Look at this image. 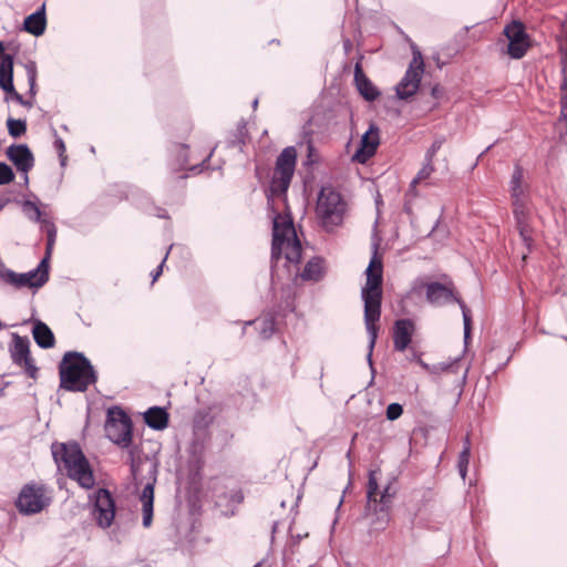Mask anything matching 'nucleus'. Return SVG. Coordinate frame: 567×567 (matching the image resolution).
Masks as SVG:
<instances>
[{"instance_id": "obj_1", "label": "nucleus", "mask_w": 567, "mask_h": 567, "mask_svg": "<svg viewBox=\"0 0 567 567\" xmlns=\"http://www.w3.org/2000/svg\"><path fill=\"white\" fill-rule=\"evenodd\" d=\"M378 245H374V254L365 270L367 282L361 291V297L364 302V323L369 334V359L372 355V350L375 346L378 338L379 327L377 322L381 316V300H382V259L377 252Z\"/></svg>"}, {"instance_id": "obj_2", "label": "nucleus", "mask_w": 567, "mask_h": 567, "mask_svg": "<svg viewBox=\"0 0 567 567\" xmlns=\"http://www.w3.org/2000/svg\"><path fill=\"white\" fill-rule=\"evenodd\" d=\"M52 454L58 465L81 487L90 489L95 485L91 465L76 443L53 444Z\"/></svg>"}, {"instance_id": "obj_3", "label": "nucleus", "mask_w": 567, "mask_h": 567, "mask_svg": "<svg viewBox=\"0 0 567 567\" xmlns=\"http://www.w3.org/2000/svg\"><path fill=\"white\" fill-rule=\"evenodd\" d=\"M281 256L287 260L288 269L295 268L297 275L301 258V244L297 237L291 217L277 214L274 217L272 227V258L278 259Z\"/></svg>"}, {"instance_id": "obj_4", "label": "nucleus", "mask_w": 567, "mask_h": 567, "mask_svg": "<svg viewBox=\"0 0 567 567\" xmlns=\"http://www.w3.org/2000/svg\"><path fill=\"white\" fill-rule=\"evenodd\" d=\"M395 492L391 491L388 484L382 489L379 488L377 473L371 472L369 475L367 491L365 515L373 530H383L390 522V508Z\"/></svg>"}, {"instance_id": "obj_5", "label": "nucleus", "mask_w": 567, "mask_h": 567, "mask_svg": "<svg viewBox=\"0 0 567 567\" xmlns=\"http://www.w3.org/2000/svg\"><path fill=\"white\" fill-rule=\"evenodd\" d=\"M61 386L69 391H84L95 382L89 360L80 353H66L60 364Z\"/></svg>"}, {"instance_id": "obj_6", "label": "nucleus", "mask_w": 567, "mask_h": 567, "mask_svg": "<svg viewBox=\"0 0 567 567\" xmlns=\"http://www.w3.org/2000/svg\"><path fill=\"white\" fill-rule=\"evenodd\" d=\"M297 152L295 147H286L276 161V167L268 194V204L275 209L277 202L286 206V192L295 173Z\"/></svg>"}, {"instance_id": "obj_7", "label": "nucleus", "mask_w": 567, "mask_h": 567, "mask_svg": "<svg viewBox=\"0 0 567 567\" xmlns=\"http://www.w3.org/2000/svg\"><path fill=\"white\" fill-rule=\"evenodd\" d=\"M317 215L327 230H332L343 220L346 203L341 195L330 187H323L317 202Z\"/></svg>"}, {"instance_id": "obj_8", "label": "nucleus", "mask_w": 567, "mask_h": 567, "mask_svg": "<svg viewBox=\"0 0 567 567\" xmlns=\"http://www.w3.org/2000/svg\"><path fill=\"white\" fill-rule=\"evenodd\" d=\"M525 190L526 186L523 183V169L518 166L515 167L511 179V192L514 205V215L517 223V228L523 241L527 247L530 246L532 235L528 225L525 220Z\"/></svg>"}, {"instance_id": "obj_9", "label": "nucleus", "mask_w": 567, "mask_h": 567, "mask_svg": "<svg viewBox=\"0 0 567 567\" xmlns=\"http://www.w3.org/2000/svg\"><path fill=\"white\" fill-rule=\"evenodd\" d=\"M105 433L106 436L115 444L122 447L130 446L132 443V423L122 409H109Z\"/></svg>"}, {"instance_id": "obj_10", "label": "nucleus", "mask_w": 567, "mask_h": 567, "mask_svg": "<svg viewBox=\"0 0 567 567\" xmlns=\"http://www.w3.org/2000/svg\"><path fill=\"white\" fill-rule=\"evenodd\" d=\"M413 58L409 64V68L396 85V96L401 100L411 97L416 93L424 73V62L420 50L416 47H412Z\"/></svg>"}, {"instance_id": "obj_11", "label": "nucleus", "mask_w": 567, "mask_h": 567, "mask_svg": "<svg viewBox=\"0 0 567 567\" xmlns=\"http://www.w3.org/2000/svg\"><path fill=\"white\" fill-rule=\"evenodd\" d=\"M48 260L44 258L37 269L23 274H17L10 269H6L1 272V278L16 288H39L48 281Z\"/></svg>"}, {"instance_id": "obj_12", "label": "nucleus", "mask_w": 567, "mask_h": 567, "mask_svg": "<svg viewBox=\"0 0 567 567\" xmlns=\"http://www.w3.org/2000/svg\"><path fill=\"white\" fill-rule=\"evenodd\" d=\"M50 501L51 498L42 485L28 484L18 496L17 507L22 514H35L43 511Z\"/></svg>"}, {"instance_id": "obj_13", "label": "nucleus", "mask_w": 567, "mask_h": 567, "mask_svg": "<svg viewBox=\"0 0 567 567\" xmlns=\"http://www.w3.org/2000/svg\"><path fill=\"white\" fill-rule=\"evenodd\" d=\"M503 33L508 41L506 53L513 59L523 58L529 48V38L523 23L513 21L505 27Z\"/></svg>"}, {"instance_id": "obj_14", "label": "nucleus", "mask_w": 567, "mask_h": 567, "mask_svg": "<svg viewBox=\"0 0 567 567\" xmlns=\"http://www.w3.org/2000/svg\"><path fill=\"white\" fill-rule=\"evenodd\" d=\"M9 352L17 365L23 368L30 378H35L38 369L30 357V341L28 338L13 333Z\"/></svg>"}, {"instance_id": "obj_15", "label": "nucleus", "mask_w": 567, "mask_h": 567, "mask_svg": "<svg viewBox=\"0 0 567 567\" xmlns=\"http://www.w3.org/2000/svg\"><path fill=\"white\" fill-rule=\"evenodd\" d=\"M93 516L99 526L110 527L115 517L114 501L107 489L100 488L95 494Z\"/></svg>"}, {"instance_id": "obj_16", "label": "nucleus", "mask_w": 567, "mask_h": 567, "mask_svg": "<svg viewBox=\"0 0 567 567\" xmlns=\"http://www.w3.org/2000/svg\"><path fill=\"white\" fill-rule=\"evenodd\" d=\"M379 143V130L374 125H371L370 128L363 134L360 148L353 155V159L362 164L365 163L370 157L374 155Z\"/></svg>"}, {"instance_id": "obj_17", "label": "nucleus", "mask_w": 567, "mask_h": 567, "mask_svg": "<svg viewBox=\"0 0 567 567\" xmlns=\"http://www.w3.org/2000/svg\"><path fill=\"white\" fill-rule=\"evenodd\" d=\"M415 327L409 319L398 320L393 329V346L396 351H404L411 343Z\"/></svg>"}, {"instance_id": "obj_18", "label": "nucleus", "mask_w": 567, "mask_h": 567, "mask_svg": "<svg viewBox=\"0 0 567 567\" xmlns=\"http://www.w3.org/2000/svg\"><path fill=\"white\" fill-rule=\"evenodd\" d=\"M426 298L429 302L435 306H442L458 300L451 287L439 282H433L426 286Z\"/></svg>"}, {"instance_id": "obj_19", "label": "nucleus", "mask_w": 567, "mask_h": 567, "mask_svg": "<svg viewBox=\"0 0 567 567\" xmlns=\"http://www.w3.org/2000/svg\"><path fill=\"white\" fill-rule=\"evenodd\" d=\"M7 155L18 169L27 173L33 166V155L27 145H13L7 151Z\"/></svg>"}, {"instance_id": "obj_20", "label": "nucleus", "mask_w": 567, "mask_h": 567, "mask_svg": "<svg viewBox=\"0 0 567 567\" xmlns=\"http://www.w3.org/2000/svg\"><path fill=\"white\" fill-rule=\"evenodd\" d=\"M354 81L358 91L367 101H374L379 96L380 93L378 89L365 76L360 63H357L354 66Z\"/></svg>"}, {"instance_id": "obj_21", "label": "nucleus", "mask_w": 567, "mask_h": 567, "mask_svg": "<svg viewBox=\"0 0 567 567\" xmlns=\"http://www.w3.org/2000/svg\"><path fill=\"white\" fill-rule=\"evenodd\" d=\"M45 24L44 4L34 13L28 16L23 22L24 30L35 37L43 34Z\"/></svg>"}, {"instance_id": "obj_22", "label": "nucleus", "mask_w": 567, "mask_h": 567, "mask_svg": "<svg viewBox=\"0 0 567 567\" xmlns=\"http://www.w3.org/2000/svg\"><path fill=\"white\" fill-rule=\"evenodd\" d=\"M144 421L154 430H164L168 424V414L164 409L154 406L144 413Z\"/></svg>"}, {"instance_id": "obj_23", "label": "nucleus", "mask_w": 567, "mask_h": 567, "mask_svg": "<svg viewBox=\"0 0 567 567\" xmlns=\"http://www.w3.org/2000/svg\"><path fill=\"white\" fill-rule=\"evenodd\" d=\"M32 334L37 344L43 349L54 346V336L51 329L42 321H37L32 329Z\"/></svg>"}, {"instance_id": "obj_24", "label": "nucleus", "mask_w": 567, "mask_h": 567, "mask_svg": "<svg viewBox=\"0 0 567 567\" xmlns=\"http://www.w3.org/2000/svg\"><path fill=\"white\" fill-rule=\"evenodd\" d=\"M142 511H143V525L150 527L153 519V502H154V487L147 484L141 495Z\"/></svg>"}, {"instance_id": "obj_25", "label": "nucleus", "mask_w": 567, "mask_h": 567, "mask_svg": "<svg viewBox=\"0 0 567 567\" xmlns=\"http://www.w3.org/2000/svg\"><path fill=\"white\" fill-rule=\"evenodd\" d=\"M322 272V262L318 258L309 260L301 272V278L305 280H318Z\"/></svg>"}, {"instance_id": "obj_26", "label": "nucleus", "mask_w": 567, "mask_h": 567, "mask_svg": "<svg viewBox=\"0 0 567 567\" xmlns=\"http://www.w3.org/2000/svg\"><path fill=\"white\" fill-rule=\"evenodd\" d=\"M470 455H471V443H470L468 436H466L465 442H464V447H463L462 452L460 453L458 462H457L458 473L463 481L466 477L467 467H468V463H470Z\"/></svg>"}, {"instance_id": "obj_27", "label": "nucleus", "mask_w": 567, "mask_h": 567, "mask_svg": "<svg viewBox=\"0 0 567 567\" xmlns=\"http://www.w3.org/2000/svg\"><path fill=\"white\" fill-rule=\"evenodd\" d=\"M563 83H561V113L560 117L567 118V51L563 60Z\"/></svg>"}, {"instance_id": "obj_28", "label": "nucleus", "mask_w": 567, "mask_h": 567, "mask_svg": "<svg viewBox=\"0 0 567 567\" xmlns=\"http://www.w3.org/2000/svg\"><path fill=\"white\" fill-rule=\"evenodd\" d=\"M434 172L433 162H429L424 159V164L422 168L417 172L416 176L411 182V188L414 189L417 184L427 179Z\"/></svg>"}, {"instance_id": "obj_29", "label": "nucleus", "mask_w": 567, "mask_h": 567, "mask_svg": "<svg viewBox=\"0 0 567 567\" xmlns=\"http://www.w3.org/2000/svg\"><path fill=\"white\" fill-rule=\"evenodd\" d=\"M7 126L9 134L13 137H19L23 135L27 131V124L22 120L8 118Z\"/></svg>"}, {"instance_id": "obj_30", "label": "nucleus", "mask_w": 567, "mask_h": 567, "mask_svg": "<svg viewBox=\"0 0 567 567\" xmlns=\"http://www.w3.org/2000/svg\"><path fill=\"white\" fill-rule=\"evenodd\" d=\"M6 78H13V59L10 55H4L0 63V80Z\"/></svg>"}, {"instance_id": "obj_31", "label": "nucleus", "mask_w": 567, "mask_h": 567, "mask_svg": "<svg viewBox=\"0 0 567 567\" xmlns=\"http://www.w3.org/2000/svg\"><path fill=\"white\" fill-rule=\"evenodd\" d=\"M257 324L262 334V338H269L275 330L274 320L271 318L259 319Z\"/></svg>"}, {"instance_id": "obj_32", "label": "nucleus", "mask_w": 567, "mask_h": 567, "mask_svg": "<svg viewBox=\"0 0 567 567\" xmlns=\"http://www.w3.org/2000/svg\"><path fill=\"white\" fill-rule=\"evenodd\" d=\"M23 212L32 220H39L41 217L39 207L30 200L23 203Z\"/></svg>"}, {"instance_id": "obj_33", "label": "nucleus", "mask_w": 567, "mask_h": 567, "mask_svg": "<svg viewBox=\"0 0 567 567\" xmlns=\"http://www.w3.org/2000/svg\"><path fill=\"white\" fill-rule=\"evenodd\" d=\"M14 178V174L10 166L0 163V185L9 184Z\"/></svg>"}, {"instance_id": "obj_34", "label": "nucleus", "mask_w": 567, "mask_h": 567, "mask_svg": "<svg viewBox=\"0 0 567 567\" xmlns=\"http://www.w3.org/2000/svg\"><path fill=\"white\" fill-rule=\"evenodd\" d=\"M403 413V408L399 403H391L386 408V417L390 421L399 419Z\"/></svg>"}, {"instance_id": "obj_35", "label": "nucleus", "mask_w": 567, "mask_h": 567, "mask_svg": "<svg viewBox=\"0 0 567 567\" xmlns=\"http://www.w3.org/2000/svg\"><path fill=\"white\" fill-rule=\"evenodd\" d=\"M444 141L443 138H436L433 144L430 146V148L425 153V161L433 162L434 156L439 152V150L442 147Z\"/></svg>"}, {"instance_id": "obj_36", "label": "nucleus", "mask_w": 567, "mask_h": 567, "mask_svg": "<svg viewBox=\"0 0 567 567\" xmlns=\"http://www.w3.org/2000/svg\"><path fill=\"white\" fill-rule=\"evenodd\" d=\"M457 302L460 303V306L462 308L463 320H464V336H465V339H467L470 336V329H471V318L468 316V310L466 309L465 305L461 300H457Z\"/></svg>"}, {"instance_id": "obj_37", "label": "nucleus", "mask_w": 567, "mask_h": 567, "mask_svg": "<svg viewBox=\"0 0 567 567\" xmlns=\"http://www.w3.org/2000/svg\"><path fill=\"white\" fill-rule=\"evenodd\" d=\"M56 236V229L53 225L48 227V247H47V256L50 255V251L53 247L54 240ZM48 259V257H45Z\"/></svg>"}, {"instance_id": "obj_38", "label": "nucleus", "mask_w": 567, "mask_h": 567, "mask_svg": "<svg viewBox=\"0 0 567 567\" xmlns=\"http://www.w3.org/2000/svg\"><path fill=\"white\" fill-rule=\"evenodd\" d=\"M0 87L4 92L13 94V92L16 91L13 86V78H6L3 80H0Z\"/></svg>"}, {"instance_id": "obj_39", "label": "nucleus", "mask_w": 567, "mask_h": 567, "mask_svg": "<svg viewBox=\"0 0 567 567\" xmlns=\"http://www.w3.org/2000/svg\"><path fill=\"white\" fill-rule=\"evenodd\" d=\"M54 147L59 152L61 158H62V165H64L65 157L63 156L65 152V144L61 137H56L54 141Z\"/></svg>"}, {"instance_id": "obj_40", "label": "nucleus", "mask_w": 567, "mask_h": 567, "mask_svg": "<svg viewBox=\"0 0 567 567\" xmlns=\"http://www.w3.org/2000/svg\"><path fill=\"white\" fill-rule=\"evenodd\" d=\"M11 95L18 103L24 104L23 97L17 91H14Z\"/></svg>"}, {"instance_id": "obj_41", "label": "nucleus", "mask_w": 567, "mask_h": 567, "mask_svg": "<svg viewBox=\"0 0 567 567\" xmlns=\"http://www.w3.org/2000/svg\"><path fill=\"white\" fill-rule=\"evenodd\" d=\"M164 261L158 266L157 270L153 274V281L157 280L163 269Z\"/></svg>"}, {"instance_id": "obj_42", "label": "nucleus", "mask_w": 567, "mask_h": 567, "mask_svg": "<svg viewBox=\"0 0 567 567\" xmlns=\"http://www.w3.org/2000/svg\"><path fill=\"white\" fill-rule=\"evenodd\" d=\"M3 50H4V47H3L2 42H0V55L2 54Z\"/></svg>"}, {"instance_id": "obj_43", "label": "nucleus", "mask_w": 567, "mask_h": 567, "mask_svg": "<svg viewBox=\"0 0 567 567\" xmlns=\"http://www.w3.org/2000/svg\"><path fill=\"white\" fill-rule=\"evenodd\" d=\"M30 81H31V86H32V85H33V83H34V75H32V76L30 78Z\"/></svg>"}, {"instance_id": "obj_44", "label": "nucleus", "mask_w": 567, "mask_h": 567, "mask_svg": "<svg viewBox=\"0 0 567 567\" xmlns=\"http://www.w3.org/2000/svg\"><path fill=\"white\" fill-rule=\"evenodd\" d=\"M466 372H467V369L465 370L464 374H463V379L466 378Z\"/></svg>"}]
</instances>
